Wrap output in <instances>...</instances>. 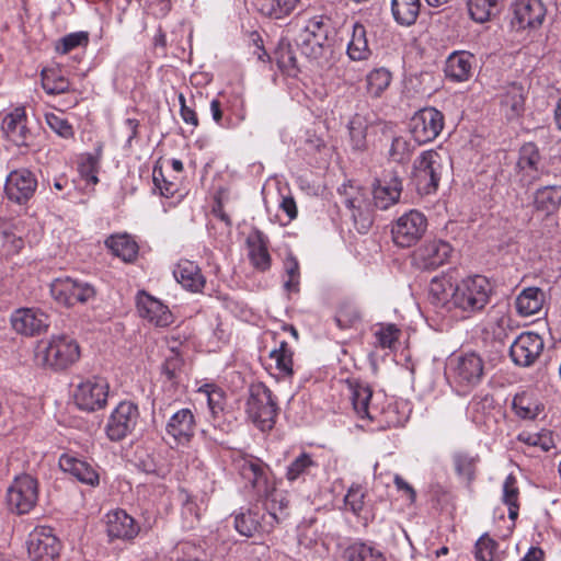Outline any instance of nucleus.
I'll list each match as a JSON object with an SVG mask.
<instances>
[{"label":"nucleus","instance_id":"72a5a7b5","mask_svg":"<svg viewBox=\"0 0 561 561\" xmlns=\"http://www.w3.org/2000/svg\"><path fill=\"white\" fill-rule=\"evenodd\" d=\"M545 294L537 287L524 289L516 298V309L522 316H531L540 311Z\"/></svg>","mask_w":561,"mask_h":561},{"label":"nucleus","instance_id":"4c0bfd02","mask_svg":"<svg viewBox=\"0 0 561 561\" xmlns=\"http://www.w3.org/2000/svg\"><path fill=\"white\" fill-rule=\"evenodd\" d=\"M347 55L353 60H365L369 57L370 50L364 25L356 23L353 26L352 39L347 46Z\"/></svg>","mask_w":561,"mask_h":561},{"label":"nucleus","instance_id":"4d7b16f0","mask_svg":"<svg viewBox=\"0 0 561 561\" xmlns=\"http://www.w3.org/2000/svg\"><path fill=\"white\" fill-rule=\"evenodd\" d=\"M240 473L255 486L264 476V468L259 459H244L240 466Z\"/></svg>","mask_w":561,"mask_h":561},{"label":"nucleus","instance_id":"39448f33","mask_svg":"<svg viewBox=\"0 0 561 561\" xmlns=\"http://www.w3.org/2000/svg\"><path fill=\"white\" fill-rule=\"evenodd\" d=\"M491 285L484 276L476 275L457 284L451 293V305L463 311L482 310L489 302Z\"/></svg>","mask_w":561,"mask_h":561},{"label":"nucleus","instance_id":"cd10ccee","mask_svg":"<svg viewBox=\"0 0 561 561\" xmlns=\"http://www.w3.org/2000/svg\"><path fill=\"white\" fill-rule=\"evenodd\" d=\"M247 242L249 245V259L252 265L261 272L267 271L271 267V255L267 251L263 233L256 231L254 236L248 238Z\"/></svg>","mask_w":561,"mask_h":561},{"label":"nucleus","instance_id":"b1692460","mask_svg":"<svg viewBox=\"0 0 561 561\" xmlns=\"http://www.w3.org/2000/svg\"><path fill=\"white\" fill-rule=\"evenodd\" d=\"M106 533L111 539H133L139 527L135 519L123 510H115L105 516Z\"/></svg>","mask_w":561,"mask_h":561},{"label":"nucleus","instance_id":"603ef678","mask_svg":"<svg viewBox=\"0 0 561 561\" xmlns=\"http://www.w3.org/2000/svg\"><path fill=\"white\" fill-rule=\"evenodd\" d=\"M314 467H317V463L313 461L311 456L302 453L288 466L286 478L289 481H295L308 474L310 469Z\"/></svg>","mask_w":561,"mask_h":561},{"label":"nucleus","instance_id":"4be33fe9","mask_svg":"<svg viewBox=\"0 0 561 561\" xmlns=\"http://www.w3.org/2000/svg\"><path fill=\"white\" fill-rule=\"evenodd\" d=\"M289 500L283 491L273 489L266 494L263 515V531L270 533L276 524H279L288 516Z\"/></svg>","mask_w":561,"mask_h":561},{"label":"nucleus","instance_id":"4468645a","mask_svg":"<svg viewBox=\"0 0 561 561\" xmlns=\"http://www.w3.org/2000/svg\"><path fill=\"white\" fill-rule=\"evenodd\" d=\"M511 10V23L518 31L539 27L546 16V9L540 0H516Z\"/></svg>","mask_w":561,"mask_h":561},{"label":"nucleus","instance_id":"c756f323","mask_svg":"<svg viewBox=\"0 0 561 561\" xmlns=\"http://www.w3.org/2000/svg\"><path fill=\"white\" fill-rule=\"evenodd\" d=\"M540 164L541 156L537 146L534 142L523 145L517 161L519 171L535 180L541 170Z\"/></svg>","mask_w":561,"mask_h":561},{"label":"nucleus","instance_id":"7ed1b4c3","mask_svg":"<svg viewBox=\"0 0 561 561\" xmlns=\"http://www.w3.org/2000/svg\"><path fill=\"white\" fill-rule=\"evenodd\" d=\"M276 398L263 382L252 383L247 400V414L261 430H271L278 413Z\"/></svg>","mask_w":561,"mask_h":561},{"label":"nucleus","instance_id":"09e8293b","mask_svg":"<svg viewBox=\"0 0 561 561\" xmlns=\"http://www.w3.org/2000/svg\"><path fill=\"white\" fill-rule=\"evenodd\" d=\"M345 556L347 561H386V558L379 550L365 543L351 546L345 551Z\"/></svg>","mask_w":561,"mask_h":561},{"label":"nucleus","instance_id":"ddd939ff","mask_svg":"<svg viewBox=\"0 0 561 561\" xmlns=\"http://www.w3.org/2000/svg\"><path fill=\"white\" fill-rule=\"evenodd\" d=\"M543 351L542 337L534 332H524L510 347L512 360L522 367L531 366Z\"/></svg>","mask_w":561,"mask_h":561},{"label":"nucleus","instance_id":"ea45409f","mask_svg":"<svg viewBox=\"0 0 561 561\" xmlns=\"http://www.w3.org/2000/svg\"><path fill=\"white\" fill-rule=\"evenodd\" d=\"M534 204L538 210L552 213L561 205V186H545L537 190Z\"/></svg>","mask_w":561,"mask_h":561},{"label":"nucleus","instance_id":"aec40b11","mask_svg":"<svg viewBox=\"0 0 561 561\" xmlns=\"http://www.w3.org/2000/svg\"><path fill=\"white\" fill-rule=\"evenodd\" d=\"M453 251L451 245L443 240L426 242L414 253L415 264L423 270H435L443 265Z\"/></svg>","mask_w":561,"mask_h":561},{"label":"nucleus","instance_id":"9d476101","mask_svg":"<svg viewBox=\"0 0 561 561\" xmlns=\"http://www.w3.org/2000/svg\"><path fill=\"white\" fill-rule=\"evenodd\" d=\"M53 298L66 307H72L76 304H85L95 296L94 288L72 278H57L50 285Z\"/></svg>","mask_w":561,"mask_h":561},{"label":"nucleus","instance_id":"a18cd8bd","mask_svg":"<svg viewBox=\"0 0 561 561\" xmlns=\"http://www.w3.org/2000/svg\"><path fill=\"white\" fill-rule=\"evenodd\" d=\"M391 82V73L385 68L370 71L367 76V91L374 98H379Z\"/></svg>","mask_w":561,"mask_h":561},{"label":"nucleus","instance_id":"13d9d810","mask_svg":"<svg viewBox=\"0 0 561 561\" xmlns=\"http://www.w3.org/2000/svg\"><path fill=\"white\" fill-rule=\"evenodd\" d=\"M89 34L87 32H76L64 36L56 46L57 51L68 54L79 46H87Z\"/></svg>","mask_w":561,"mask_h":561},{"label":"nucleus","instance_id":"c03bdc74","mask_svg":"<svg viewBox=\"0 0 561 561\" xmlns=\"http://www.w3.org/2000/svg\"><path fill=\"white\" fill-rule=\"evenodd\" d=\"M42 85L48 94H60L69 90V81L54 69L42 71Z\"/></svg>","mask_w":561,"mask_h":561},{"label":"nucleus","instance_id":"c85d7f7f","mask_svg":"<svg viewBox=\"0 0 561 561\" xmlns=\"http://www.w3.org/2000/svg\"><path fill=\"white\" fill-rule=\"evenodd\" d=\"M350 389L352 393V403L354 411L360 419L371 420L369 413V402L373 397V389L366 382L354 380L350 382Z\"/></svg>","mask_w":561,"mask_h":561},{"label":"nucleus","instance_id":"774afa93","mask_svg":"<svg viewBox=\"0 0 561 561\" xmlns=\"http://www.w3.org/2000/svg\"><path fill=\"white\" fill-rule=\"evenodd\" d=\"M208 396V405L211 412L215 414L218 411H222V400L224 393L219 389H214L210 392H207Z\"/></svg>","mask_w":561,"mask_h":561},{"label":"nucleus","instance_id":"dca6fc26","mask_svg":"<svg viewBox=\"0 0 561 561\" xmlns=\"http://www.w3.org/2000/svg\"><path fill=\"white\" fill-rule=\"evenodd\" d=\"M11 325L19 334L34 336L47 330L49 317L41 310L22 308L12 313Z\"/></svg>","mask_w":561,"mask_h":561},{"label":"nucleus","instance_id":"5701e85b","mask_svg":"<svg viewBox=\"0 0 561 561\" xmlns=\"http://www.w3.org/2000/svg\"><path fill=\"white\" fill-rule=\"evenodd\" d=\"M195 419L190 409H181L169 419L165 431L175 444H186L194 436Z\"/></svg>","mask_w":561,"mask_h":561},{"label":"nucleus","instance_id":"6e6d98bb","mask_svg":"<svg viewBox=\"0 0 561 561\" xmlns=\"http://www.w3.org/2000/svg\"><path fill=\"white\" fill-rule=\"evenodd\" d=\"M346 207L352 211L351 217L354 221V226L359 233H366L373 225L371 216L366 213L364 214L359 207L355 205V199L347 198L345 201Z\"/></svg>","mask_w":561,"mask_h":561},{"label":"nucleus","instance_id":"680f3d73","mask_svg":"<svg viewBox=\"0 0 561 561\" xmlns=\"http://www.w3.org/2000/svg\"><path fill=\"white\" fill-rule=\"evenodd\" d=\"M469 408L473 413V420L479 421V415H485L494 408V399L490 394L474 396Z\"/></svg>","mask_w":561,"mask_h":561},{"label":"nucleus","instance_id":"e433bc0d","mask_svg":"<svg viewBox=\"0 0 561 561\" xmlns=\"http://www.w3.org/2000/svg\"><path fill=\"white\" fill-rule=\"evenodd\" d=\"M274 58L278 68L288 76H296L299 71L297 58L290 42L280 38L274 51Z\"/></svg>","mask_w":561,"mask_h":561},{"label":"nucleus","instance_id":"1a4fd4ad","mask_svg":"<svg viewBox=\"0 0 561 561\" xmlns=\"http://www.w3.org/2000/svg\"><path fill=\"white\" fill-rule=\"evenodd\" d=\"M37 497V481L30 474L16 477L8 489L10 510L20 515L28 513L35 506Z\"/></svg>","mask_w":561,"mask_h":561},{"label":"nucleus","instance_id":"69168bd1","mask_svg":"<svg viewBox=\"0 0 561 561\" xmlns=\"http://www.w3.org/2000/svg\"><path fill=\"white\" fill-rule=\"evenodd\" d=\"M182 365L183 360L180 355L178 353H173L164 360L162 371L170 381H173L178 378V371L181 369Z\"/></svg>","mask_w":561,"mask_h":561},{"label":"nucleus","instance_id":"79ce46f5","mask_svg":"<svg viewBox=\"0 0 561 561\" xmlns=\"http://www.w3.org/2000/svg\"><path fill=\"white\" fill-rule=\"evenodd\" d=\"M234 527L240 535L252 537L259 529L263 531V520H259L257 511L250 508L245 513L236 515Z\"/></svg>","mask_w":561,"mask_h":561},{"label":"nucleus","instance_id":"c9c22d12","mask_svg":"<svg viewBox=\"0 0 561 561\" xmlns=\"http://www.w3.org/2000/svg\"><path fill=\"white\" fill-rule=\"evenodd\" d=\"M106 247L112 253L121 257L124 262H131L138 253L137 243L127 234L111 236L105 241Z\"/></svg>","mask_w":561,"mask_h":561},{"label":"nucleus","instance_id":"7c9ffc66","mask_svg":"<svg viewBox=\"0 0 561 561\" xmlns=\"http://www.w3.org/2000/svg\"><path fill=\"white\" fill-rule=\"evenodd\" d=\"M420 0H392L391 13L394 21L402 26L413 25L420 14Z\"/></svg>","mask_w":561,"mask_h":561},{"label":"nucleus","instance_id":"393cba45","mask_svg":"<svg viewBox=\"0 0 561 561\" xmlns=\"http://www.w3.org/2000/svg\"><path fill=\"white\" fill-rule=\"evenodd\" d=\"M59 467L62 471L70 473L78 481L91 486H95L100 482L96 470L87 461L75 456L62 455L59 459Z\"/></svg>","mask_w":561,"mask_h":561},{"label":"nucleus","instance_id":"f8f14e48","mask_svg":"<svg viewBox=\"0 0 561 561\" xmlns=\"http://www.w3.org/2000/svg\"><path fill=\"white\" fill-rule=\"evenodd\" d=\"M108 385L101 378L81 382L75 392V402L82 411L93 412L105 407Z\"/></svg>","mask_w":561,"mask_h":561},{"label":"nucleus","instance_id":"6ab92c4d","mask_svg":"<svg viewBox=\"0 0 561 561\" xmlns=\"http://www.w3.org/2000/svg\"><path fill=\"white\" fill-rule=\"evenodd\" d=\"M2 131L15 146H30L33 135L27 126V118L23 107H16L5 115L2 121Z\"/></svg>","mask_w":561,"mask_h":561},{"label":"nucleus","instance_id":"2eb2a0df","mask_svg":"<svg viewBox=\"0 0 561 561\" xmlns=\"http://www.w3.org/2000/svg\"><path fill=\"white\" fill-rule=\"evenodd\" d=\"M455 381L465 387L479 385L484 376V360L474 353H466L457 357L454 365Z\"/></svg>","mask_w":561,"mask_h":561},{"label":"nucleus","instance_id":"9b49d317","mask_svg":"<svg viewBox=\"0 0 561 561\" xmlns=\"http://www.w3.org/2000/svg\"><path fill=\"white\" fill-rule=\"evenodd\" d=\"M139 417L138 407L130 401L121 402L112 412L105 431L107 437L113 442L124 439L130 434Z\"/></svg>","mask_w":561,"mask_h":561},{"label":"nucleus","instance_id":"3c124183","mask_svg":"<svg viewBox=\"0 0 561 561\" xmlns=\"http://www.w3.org/2000/svg\"><path fill=\"white\" fill-rule=\"evenodd\" d=\"M513 410L524 420H534L541 412L542 408L531 402L530 398L526 394H516L513 399Z\"/></svg>","mask_w":561,"mask_h":561},{"label":"nucleus","instance_id":"0eeeda50","mask_svg":"<svg viewBox=\"0 0 561 561\" xmlns=\"http://www.w3.org/2000/svg\"><path fill=\"white\" fill-rule=\"evenodd\" d=\"M427 228L426 217L417 211L405 213L392 225L393 242L401 248H410L417 243Z\"/></svg>","mask_w":561,"mask_h":561},{"label":"nucleus","instance_id":"6e6552de","mask_svg":"<svg viewBox=\"0 0 561 561\" xmlns=\"http://www.w3.org/2000/svg\"><path fill=\"white\" fill-rule=\"evenodd\" d=\"M410 133L419 144L433 141L444 127V115L434 107L417 111L410 119Z\"/></svg>","mask_w":561,"mask_h":561},{"label":"nucleus","instance_id":"37998d69","mask_svg":"<svg viewBox=\"0 0 561 561\" xmlns=\"http://www.w3.org/2000/svg\"><path fill=\"white\" fill-rule=\"evenodd\" d=\"M516 483V478L513 474H510L506 477L503 484V502L508 506V517L512 520L517 518L519 510V490Z\"/></svg>","mask_w":561,"mask_h":561},{"label":"nucleus","instance_id":"f03ea898","mask_svg":"<svg viewBox=\"0 0 561 561\" xmlns=\"http://www.w3.org/2000/svg\"><path fill=\"white\" fill-rule=\"evenodd\" d=\"M332 26L329 19L312 18L300 31L296 45L308 58H322L332 47Z\"/></svg>","mask_w":561,"mask_h":561},{"label":"nucleus","instance_id":"bb28decb","mask_svg":"<svg viewBox=\"0 0 561 561\" xmlns=\"http://www.w3.org/2000/svg\"><path fill=\"white\" fill-rule=\"evenodd\" d=\"M473 55L468 51H455L446 60L445 73L456 82H462L470 78Z\"/></svg>","mask_w":561,"mask_h":561},{"label":"nucleus","instance_id":"a878e982","mask_svg":"<svg viewBox=\"0 0 561 561\" xmlns=\"http://www.w3.org/2000/svg\"><path fill=\"white\" fill-rule=\"evenodd\" d=\"M173 274L178 283H180L185 289L193 293L201 291L206 283L199 266L188 260L180 261Z\"/></svg>","mask_w":561,"mask_h":561},{"label":"nucleus","instance_id":"423d86ee","mask_svg":"<svg viewBox=\"0 0 561 561\" xmlns=\"http://www.w3.org/2000/svg\"><path fill=\"white\" fill-rule=\"evenodd\" d=\"M26 543L31 561H57L59 559L61 543L50 527L34 528L28 535Z\"/></svg>","mask_w":561,"mask_h":561},{"label":"nucleus","instance_id":"864d4df0","mask_svg":"<svg viewBox=\"0 0 561 561\" xmlns=\"http://www.w3.org/2000/svg\"><path fill=\"white\" fill-rule=\"evenodd\" d=\"M414 147L404 137L398 136L392 139L389 149V157L397 163H405L410 160Z\"/></svg>","mask_w":561,"mask_h":561},{"label":"nucleus","instance_id":"052dcab7","mask_svg":"<svg viewBox=\"0 0 561 561\" xmlns=\"http://www.w3.org/2000/svg\"><path fill=\"white\" fill-rule=\"evenodd\" d=\"M364 499H365V493L363 491V488L362 485L359 484H353L346 495H345V504L347 506H350L351 511L355 514V515H359V513L363 511L364 508Z\"/></svg>","mask_w":561,"mask_h":561},{"label":"nucleus","instance_id":"412c9836","mask_svg":"<svg viewBox=\"0 0 561 561\" xmlns=\"http://www.w3.org/2000/svg\"><path fill=\"white\" fill-rule=\"evenodd\" d=\"M136 304L139 316L154 325L164 328L173 322L169 308L146 291L137 295Z\"/></svg>","mask_w":561,"mask_h":561},{"label":"nucleus","instance_id":"8fccbe9b","mask_svg":"<svg viewBox=\"0 0 561 561\" xmlns=\"http://www.w3.org/2000/svg\"><path fill=\"white\" fill-rule=\"evenodd\" d=\"M334 320L340 329L346 330L354 328L360 321V313L354 305L343 302L339 307Z\"/></svg>","mask_w":561,"mask_h":561},{"label":"nucleus","instance_id":"338daca9","mask_svg":"<svg viewBox=\"0 0 561 561\" xmlns=\"http://www.w3.org/2000/svg\"><path fill=\"white\" fill-rule=\"evenodd\" d=\"M179 101H180V105H181L180 113H181V117L183 118V121L186 124H191L193 127H197L198 118H197L196 112L186 105L185 98L183 94L179 95Z\"/></svg>","mask_w":561,"mask_h":561},{"label":"nucleus","instance_id":"f704fd0d","mask_svg":"<svg viewBox=\"0 0 561 561\" xmlns=\"http://www.w3.org/2000/svg\"><path fill=\"white\" fill-rule=\"evenodd\" d=\"M480 461L478 455H470L466 451H457L453 455V463L456 474L470 485L477 476V467Z\"/></svg>","mask_w":561,"mask_h":561},{"label":"nucleus","instance_id":"473e14b6","mask_svg":"<svg viewBox=\"0 0 561 561\" xmlns=\"http://www.w3.org/2000/svg\"><path fill=\"white\" fill-rule=\"evenodd\" d=\"M524 89L522 85L513 83L501 96V106L508 119L519 116L524 112Z\"/></svg>","mask_w":561,"mask_h":561},{"label":"nucleus","instance_id":"5fc2aeb1","mask_svg":"<svg viewBox=\"0 0 561 561\" xmlns=\"http://www.w3.org/2000/svg\"><path fill=\"white\" fill-rule=\"evenodd\" d=\"M284 270L287 275V280L284 283V287L288 291L299 290L300 271L297 259L290 253L284 261Z\"/></svg>","mask_w":561,"mask_h":561},{"label":"nucleus","instance_id":"e2e57ef3","mask_svg":"<svg viewBox=\"0 0 561 561\" xmlns=\"http://www.w3.org/2000/svg\"><path fill=\"white\" fill-rule=\"evenodd\" d=\"M46 122L48 126L62 138H70L73 136L72 126L67 119L50 113L46 115Z\"/></svg>","mask_w":561,"mask_h":561},{"label":"nucleus","instance_id":"de8ad7c7","mask_svg":"<svg viewBox=\"0 0 561 561\" xmlns=\"http://www.w3.org/2000/svg\"><path fill=\"white\" fill-rule=\"evenodd\" d=\"M270 357L275 359L276 367L286 377L294 374L293 370V351L286 341L279 343L278 348L271 352Z\"/></svg>","mask_w":561,"mask_h":561},{"label":"nucleus","instance_id":"20e7f679","mask_svg":"<svg viewBox=\"0 0 561 561\" xmlns=\"http://www.w3.org/2000/svg\"><path fill=\"white\" fill-rule=\"evenodd\" d=\"M447 158L436 150H426L413 162L412 181L421 195L435 193L438 188Z\"/></svg>","mask_w":561,"mask_h":561},{"label":"nucleus","instance_id":"49530a36","mask_svg":"<svg viewBox=\"0 0 561 561\" xmlns=\"http://www.w3.org/2000/svg\"><path fill=\"white\" fill-rule=\"evenodd\" d=\"M368 123L359 114H355L348 123V133L354 149L363 150L366 147V133Z\"/></svg>","mask_w":561,"mask_h":561},{"label":"nucleus","instance_id":"f3484780","mask_svg":"<svg viewBox=\"0 0 561 561\" xmlns=\"http://www.w3.org/2000/svg\"><path fill=\"white\" fill-rule=\"evenodd\" d=\"M402 192V181L396 171L385 172L373 187L374 204L379 209H388L396 204Z\"/></svg>","mask_w":561,"mask_h":561},{"label":"nucleus","instance_id":"2f4dec72","mask_svg":"<svg viewBox=\"0 0 561 561\" xmlns=\"http://www.w3.org/2000/svg\"><path fill=\"white\" fill-rule=\"evenodd\" d=\"M503 0H468L470 18L477 23H485L500 14Z\"/></svg>","mask_w":561,"mask_h":561},{"label":"nucleus","instance_id":"f257e3e1","mask_svg":"<svg viewBox=\"0 0 561 561\" xmlns=\"http://www.w3.org/2000/svg\"><path fill=\"white\" fill-rule=\"evenodd\" d=\"M80 357V347L75 339L67 335L53 336L47 343L41 342L35 351L37 364L62 370Z\"/></svg>","mask_w":561,"mask_h":561},{"label":"nucleus","instance_id":"0e129e2a","mask_svg":"<svg viewBox=\"0 0 561 561\" xmlns=\"http://www.w3.org/2000/svg\"><path fill=\"white\" fill-rule=\"evenodd\" d=\"M400 331L397 329L394 324H388L387 327H382L379 331L376 332V337L378 344L383 348H392L394 343L399 339Z\"/></svg>","mask_w":561,"mask_h":561},{"label":"nucleus","instance_id":"58836bf2","mask_svg":"<svg viewBox=\"0 0 561 561\" xmlns=\"http://www.w3.org/2000/svg\"><path fill=\"white\" fill-rule=\"evenodd\" d=\"M299 0H256V8L261 14L282 19L293 12Z\"/></svg>","mask_w":561,"mask_h":561},{"label":"nucleus","instance_id":"bf43d9fd","mask_svg":"<svg viewBox=\"0 0 561 561\" xmlns=\"http://www.w3.org/2000/svg\"><path fill=\"white\" fill-rule=\"evenodd\" d=\"M499 545L486 534L482 535L476 543V558L479 561H492Z\"/></svg>","mask_w":561,"mask_h":561},{"label":"nucleus","instance_id":"a19ab883","mask_svg":"<svg viewBox=\"0 0 561 561\" xmlns=\"http://www.w3.org/2000/svg\"><path fill=\"white\" fill-rule=\"evenodd\" d=\"M454 286L447 277H434L431 280L428 295L432 304L436 306H446L451 304V293Z\"/></svg>","mask_w":561,"mask_h":561},{"label":"nucleus","instance_id":"a211bd4d","mask_svg":"<svg viewBox=\"0 0 561 561\" xmlns=\"http://www.w3.org/2000/svg\"><path fill=\"white\" fill-rule=\"evenodd\" d=\"M37 186L34 174L26 170H15L7 179L4 191L9 199L23 204L35 193Z\"/></svg>","mask_w":561,"mask_h":561}]
</instances>
